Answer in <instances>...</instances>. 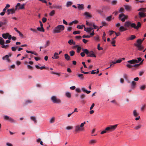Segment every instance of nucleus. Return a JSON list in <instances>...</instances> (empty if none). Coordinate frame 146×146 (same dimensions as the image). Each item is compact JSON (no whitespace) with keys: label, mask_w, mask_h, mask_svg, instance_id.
<instances>
[{"label":"nucleus","mask_w":146,"mask_h":146,"mask_svg":"<svg viewBox=\"0 0 146 146\" xmlns=\"http://www.w3.org/2000/svg\"><path fill=\"white\" fill-rule=\"evenodd\" d=\"M145 8H140V9H139L138 10V11H142V12H145Z\"/></svg>","instance_id":"338daca9"},{"label":"nucleus","mask_w":146,"mask_h":146,"mask_svg":"<svg viewBox=\"0 0 146 146\" xmlns=\"http://www.w3.org/2000/svg\"><path fill=\"white\" fill-rule=\"evenodd\" d=\"M111 17H112L111 16H109V17H108L106 18V20L108 21H110L111 20Z\"/></svg>","instance_id":"8fccbe9b"},{"label":"nucleus","mask_w":146,"mask_h":146,"mask_svg":"<svg viewBox=\"0 0 146 146\" xmlns=\"http://www.w3.org/2000/svg\"><path fill=\"white\" fill-rule=\"evenodd\" d=\"M9 47V45H5L4 44L3 45H2L1 47L3 48H7L8 47Z\"/></svg>","instance_id":"c03bdc74"},{"label":"nucleus","mask_w":146,"mask_h":146,"mask_svg":"<svg viewBox=\"0 0 146 146\" xmlns=\"http://www.w3.org/2000/svg\"><path fill=\"white\" fill-rule=\"evenodd\" d=\"M141 24L140 22H138L137 25L136 26L135 23H131L129 21H126L124 23V26L126 28L127 30L130 29V27L133 28L134 29L137 30L141 27Z\"/></svg>","instance_id":"f03ea898"},{"label":"nucleus","mask_w":146,"mask_h":146,"mask_svg":"<svg viewBox=\"0 0 146 146\" xmlns=\"http://www.w3.org/2000/svg\"><path fill=\"white\" fill-rule=\"evenodd\" d=\"M0 23L2 26V25H6L7 23V21L6 19H5L3 21H0Z\"/></svg>","instance_id":"393cba45"},{"label":"nucleus","mask_w":146,"mask_h":146,"mask_svg":"<svg viewBox=\"0 0 146 146\" xmlns=\"http://www.w3.org/2000/svg\"><path fill=\"white\" fill-rule=\"evenodd\" d=\"M140 41V40H137V44H135V46L138 48V50L141 51L144 49V47L141 45V43L139 42Z\"/></svg>","instance_id":"0eeeda50"},{"label":"nucleus","mask_w":146,"mask_h":146,"mask_svg":"<svg viewBox=\"0 0 146 146\" xmlns=\"http://www.w3.org/2000/svg\"><path fill=\"white\" fill-rule=\"evenodd\" d=\"M55 11L54 10H52L49 13V15L50 16H53L55 14Z\"/></svg>","instance_id":"4c0bfd02"},{"label":"nucleus","mask_w":146,"mask_h":146,"mask_svg":"<svg viewBox=\"0 0 146 146\" xmlns=\"http://www.w3.org/2000/svg\"><path fill=\"white\" fill-rule=\"evenodd\" d=\"M4 119L6 120H9L11 122H15V120L12 118L9 117L7 115H5L4 116Z\"/></svg>","instance_id":"f8f14e48"},{"label":"nucleus","mask_w":146,"mask_h":146,"mask_svg":"<svg viewBox=\"0 0 146 146\" xmlns=\"http://www.w3.org/2000/svg\"><path fill=\"white\" fill-rule=\"evenodd\" d=\"M9 56L8 55H6L5 56H3L2 58V59L3 60H6L9 57Z\"/></svg>","instance_id":"79ce46f5"},{"label":"nucleus","mask_w":146,"mask_h":146,"mask_svg":"<svg viewBox=\"0 0 146 146\" xmlns=\"http://www.w3.org/2000/svg\"><path fill=\"white\" fill-rule=\"evenodd\" d=\"M68 43L70 45L72 44L73 43V40L72 39L68 41Z\"/></svg>","instance_id":"5fc2aeb1"},{"label":"nucleus","mask_w":146,"mask_h":146,"mask_svg":"<svg viewBox=\"0 0 146 146\" xmlns=\"http://www.w3.org/2000/svg\"><path fill=\"white\" fill-rule=\"evenodd\" d=\"M26 52L27 53H31L32 54H34L36 56H37L38 55V54L37 53L35 52H33V51H29L28 50H27L26 51Z\"/></svg>","instance_id":"412c9836"},{"label":"nucleus","mask_w":146,"mask_h":146,"mask_svg":"<svg viewBox=\"0 0 146 146\" xmlns=\"http://www.w3.org/2000/svg\"><path fill=\"white\" fill-rule=\"evenodd\" d=\"M58 54L57 52H55L53 56L52 57V58L53 59H57L59 58V56H58Z\"/></svg>","instance_id":"6ab92c4d"},{"label":"nucleus","mask_w":146,"mask_h":146,"mask_svg":"<svg viewBox=\"0 0 146 146\" xmlns=\"http://www.w3.org/2000/svg\"><path fill=\"white\" fill-rule=\"evenodd\" d=\"M82 50L83 51V52L80 53V55L82 57H84L85 56V53L87 55L89 54V50L88 49L82 48Z\"/></svg>","instance_id":"9d476101"},{"label":"nucleus","mask_w":146,"mask_h":146,"mask_svg":"<svg viewBox=\"0 0 146 146\" xmlns=\"http://www.w3.org/2000/svg\"><path fill=\"white\" fill-rule=\"evenodd\" d=\"M76 75L80 78L81 80H83L84 79V75L82 74H77Z\"/></svg>","instance_id":"dca6fc26"},{"label":"nucleus","mask_w":146,"mask_h":146,"mask_svg":"<svg viewBox=\"0 0 146 146\" xmlns=\"http://www.w3.org/2000/svg\"><path fill=\"white\" fill-rule=\"evenodd\" d=\"M84 130V128L81 127L79 125H77L75 127L74 131L76 132H78Z\"/></svg>","instance_id":"1a4fd4ad"},{"label":"nucleus","mask_w":146,"mask_h":146,"mask_svg":"<svg viewBox=\"0 0 146 146\" xmlns=\"http://www.w3.org/2000/svg\"><path fill=\"white\" fill-rule=\"evenodd\" d=\"M32 102V101L31 100H27L25 102V104H27L29 103H31Z\"/></svg>","instance_id":"3c124183"},{"label":"nucleus","mask_w":146,"mask_h":146,"mask_svg":"<svg viewBox=\"0 0 146 146\" xmlns=\"http://www.w3.org/2000/svg\"><path fill=\"white\" fill-rule=\"evenodd\" d=\"M136 38V36L134 35H131L130 37V40H132Z\"/></svg>","instance_id":"09e8293b"},{"label":"nucleus","mask_w":146,"mask_h":146,"mask_svg":"<svg viewBox=\"0 0 146 146\" xmlns=\"http://www.w3.org/2000/svg\"><path fill=\"white\" fill-rule=\"evenodd\" d=\"M119 18L122 22H123L125 21V19H128V16L122 13L119 15Z\"/></svg>","instance_id":"6e6552de"},{"label":"nucleus","mask_w":146,"mask_h":146,"mask_svg":"<svg viewBox=\"0 0 146 146\" xmlns=\"http://www.w3.org/2000/svg\"><path fill=\"white\" fill-rule=\"evenodd\" d=\"M9 33H3L2 35V37L5 39H7L8 38Z\"/></svg>","instance_id":"a211bd4d"},{"label":"nucleus","mask_w":146,"mask_h":146,"mask_svg":"<svg viewBox=\"0 0 146 146\" xmlns=\"http://www.w3.org/2000/svg\"><path fill=\"white\" fill-rule=\"evenodd\" d=\"M138 14L141 17H145L146 16L145 13L142 12H140Z\"/></svg>","instance_id":"f3484780"},{"label":"nucleus","mask_w":146,"mask_h":146,"mask_svg":"<svg viewBox=\"0 0 146 146\" xmlns=\"http://www.w3.org/2000/svg\"><path fill=\"white\" fill-rule=\"evenodd\" d=\"M81 49V48L80 46H78L77 48V52L78 53H79L80 52V50Z\"/></svg>","instance_id":"603ef678"},{"label":"nucleus","mask_w":146,"mask_h":146,"mask_svg":"<svg viewBox=\"0 0 146 146\" xmlns=\"http://www.w3.org/2000/svg\"><path fill=\"white\" fill-rule=\"evenodd\" d=\"M69 53L70 54V56H74L75 54V52L73 51H71L69 52Z\"/></svg>","instance_id":"37998d69"},{"label":"nucleus","mask_w":146,"mask_h":146,"mask_svg":"<svg viewBox=\"0 0 146 146\" xmlns=\"http://www.w3.org/2000/svg\"><path fill=\"white\" fill-rule=\"evenodd\" d=\"M97 48L99 50H100L103 49V48L100 47V44H98V45Z\"/></svg>","instance_id":"0e129e2a"},{"label":"nucleus","mask_w":146,"mask_h":146,"mask_svg":"<svg viewBox=\"0 0 146 146\" xmlns=\"http://www.w3.org/2000/svg\"><path fill=\"white\" fill-rule=\"evenodd\" d=\"M127 30L126 28L125 27L123 26L120 27L119 29V31L121 32L126 31Z\"/></svg>","instance_id":"2eb2a0df"},{"label":"nucleus","mask_w":146,"mask_h":146,"mask_svg":"<svg viewBox=\"0 0 146 146\" xmlns=\"http://www.w3.org/2000/svg\"><path fill=\"white\" fill-rule=\"evenodd\" d=\"M73 128V127L72 126H67L66 127V129L67 130L72 129Z\"/></svg>","instance_id":"ea45409f"},{"label":"nucleus","mask_w":146,"mask_h":146,"mask_svg":"<svg viewBox=\"0 0 146 146\" xmlns=\"http://www.w3.org/2000/svg\"><path fill=\"white\" fill-rule=\"evenodd\" d=\"M90 29L89 28H86V27H85L84 30L85 31H86L88 33H90L91 32Z\"/></svg>","instance_id":"58836bf2"},{"label":"nucleus","mask_w":146,"mask_h":146,"mask_svg":"<svg viewBox=\"0 0 146 146\" xmlns=\"http://www.w3.org/2000/svg\"><path fill=\"white\" fill-rule=\"evenodd\" d=\"M117 3V0H115L112 1L111 2V3L113 5H116Z\"/></svg>","instance_id":"49530a36"},{"label":"nucleus","mask_w":146,"mask_h":146,"mask_svg":"<svg viewBox=\"0 0 146 146\" xmlns=\"http://www.w3.org/2000/svg\"><path fill=\"white\" fill-rule=\"evenodd\" d=\"M50 43V42L49 40H48L46 41V43L44 46V48H46L47 46L49 45Z\"/></svg>","instance_id":"473e14b6"},{"label":"nucleus","mask_w":146,"mask_h":146,"mask_svg":"<svg viewBox=\"0 0 146 146\" xmlns=\"http://www.w3.org/2000/svg\"><path fill=\"white\" fill-rule=\"evenodd\" d=\"M72 4V3L71 1H68L67 2L66 6L67 7L71 6Z\"/></svg>","instance_id":"e433bc0d"},{"label":"nucleus","mask_w":146,"mask_h":146,"mask_svg":"<svg viewBox=\"0 0 146 146\" xmlns=\"http://www.w3.org/2000/svg\"><path fill=\"white\" fill-rule=\"evenodd\" d=\"M37 30H38V31H41V32H44V30L43 31V30H42V28L41 27L40 28V27H38L37 28Z\"/></svg>","instance_id":"864d4df0"},{"label":"nucleus","mask_w":146,"mask_h":146,"mask_svg":"<svg viewBox=\"0 0 146 146\" xmlns=\"http://www.w3.org/2000/svg\"><path fill=\"white\" fill-rule=\"evenodd\" d=\"M64 57L66 60H70V57L68 55V54H64Z\"/></svg>","instance_id":"5701e85b"},{"label":"nucleus","mask_w":146,"mask_h":146,"mask_svg":"<svg viewBox=\"0 0 146 146\" xmlns=\"http://www.w3.org/2000/svg\"><path fill=\"white\" fill-rule=\"evenodd\" d=\"M81 90L83 92H86L87 94H89L91 92L90 91H88L84 88H82Z\"/></svg>","instance_id":"4be33fe9"},{"label":"nucleus","mask_w":146,"mask_h":146,"mask_svg":"<svg viewBox=\"0 0 146 146\" xmlns=\"http://www.w3.org/2000/svg\"><path fill=\"white\" fill-rule=\"evenodd\" d=\"M146 107V105L145 104L143 105L141 108V110L142 111H143Z\"/></svg>","instance_id":"a18cd8bd"},{"label":"nucleus","mask_w":146,"mask_h":146,"mask_svg":"<svg viewBox=\"0 0 146 146\" xmlns=\"http://www.w3.org/2000/svg\"><path fill=\"white\" fill-rule=\"evenodd\" d=\"M136 83L134 81H133L131 83V88L133 89L135 88V86L136 85Z\"/></svg>","instance_id":"c756f323"},{"label":"nucleus","mask_w":146,"mask_h":146,"mask_svg":"<svg viewBox=\"0 0 146 146\" xmlns=\"http://www.w3.org/2000/svg\"><path fill=\"white\" fill-rule=\"evenodd\" d=\"M50 8L51 9L54 8L56 9H62V5H57L54 4L52 6H50Z\"/></svg>","instance_id":"9b49d317"},{"label":"nucleus","mask_w":146,"mask_h":146,"mask_svg":"<svg viewBox=\"0 0 146 146\" xmlns=\"http://www.w3.org/2000/svg\"><path fill=\"white\" fill-rule=\"evenodd\" d=\"M89 54L87 55L88 56L96 57V56L94 54V52L93 51H91L90 52L89 51Z\"/></svg>","instance_id":"ddd939ff"},{"label":"nucleus","mask_w":146,"mask_h":146,"mask_svg":"<svg viewBox=\"0 0 146 146\" xmlns=\"http://www.w3.org/2000/svg\"><path fill=\"white\" fill-rule=\"evenodd\" d=\"M65 96L68 98H70L71 97V93L69 92H66L65 94Z\"/></svg>","instance_id":"cd10ccee"},{"label":"nucleus","mask_w":146,"mask_h":146,"mask_svg":"<svg viewBox=\"0 0 146 146\" xmlns=\"http://www.w3.org/2000/svg\"><path fill=\"white\" fill-rule=\"evenodd\" d=\"M80 33V31H75L73 32V33L74 35H76L77 34H79Z\"/></svg>","instance_id":"4d7b16f0"},{"label":"nucleus","mask_w":146,"mask_h":146,"mask_svg":"<svg viewBox=\"0 0 146 146\" xmlns=\"http://www.w3.org/2000/svg\"><path fill=\"white\" fill-rule=\"evenodd\" d=\"M117 124L114 125H110L108 127L106 128V131L107 132H111L115 130L117 127Z\"/></svg>","instance_id":"423d86ee"},{"label":"nucleus","mask_w":146,"mask_h":146,"mask_svg":"<svg viewBox=\"0 0 146 146\" xmlns=\"http://www.w3.org/2000/svg\"><path fill=\"white\" fill-rule=\"evenodd\" d=\"M20 5V3H18L17 4L15 7V9L14 8H12L11 9H8L7 10L6 13L7 14L9 15L10 14H13L15 13V11L17 9V7Z\"/></svg>","instance_id":"7ed1b4c3"},{"label":"nucleus","mask_w":146,"mask_h":146,"mask_svg":"<svg viewBox=\"0 0 146 146\" xmlns=\"http://www.w3.org/2000/svg\"><path fill=\"white\" fill-rule=\"evenodd\" d=\"M30 30L32 31H33V32L37 33V30L35 29H33L32 28H31L30 29Z\"/></svg>","instance_id":"13d9d810"},{"label":"nucleus","mask_w":146,"mask_h":146,"mask_svg":"<svg viewBox=\"0 0 146 146\" xmlns=\"http://www.w3.org/2000/svg\"><path fill=\"white\" fill-rule=\"evenodd\" d=\"M97 141L96 140L94 139H92L90 140L89 141V143L90 144H93L94 143H96Z\"/></svg>","instance_id":"c85d7f7f"},{"label":"nucleus","mask_w":146,"mask_h":146,"mask_svg":"<svg viewBox=\"0 0 146 146\" xmlns=\"http://www.w3.org/2000/svg\"><path fill=\"white\" fill-rule=\"evenodd\" d=\"M115 42V40H112V41L111 42V43L113 44V46H115V45L114 44Z\"/></svg>","instance_id":"052dcab7"},{"label":"nucleus","mask_w":146,"mask_h":146,"mask_svg":"<svg viewBox=\"0 0 146 146\" xmlns=\"http://www.w3.org/2000/svg\"><path fill=\"white\" fill-rule=\"evenodd\" d=\"M25 4H24L22 5L20 4V5L18 7H19V8H18L19 9H23L25 8Z\"/></svg>","instance_id":"c9c22d12"},{"label":"nucleus","mask_w":146,"mask_h":146,"mask_svg":"<svg viewBox=\"0 0 146 146\" xmlns=\"http://www.w3.org/2000/svg\"><path fill=\"white\" fill-rule=\"evenodd\" d=\"M143 61V60H142L141 58H137V59L128 61L127 62L129 64H127L126 66L129 68H131L132 67L137 68L142 64Z\"/></svg>","instance_id":"f257e3e1"},{"label":"nucleus","mask_w":146,"mask_h":146,"mask_svg":"<svg viewBox=\"0 0 146 146\" xmlns=\"http://www.w3.org/2000/svg\"><path fill=\"white\" fill-rule=\"evenodd\" d=\"M82 37L83 38H89L90 37V35H83Z\"/></svg>","instance_id":"bf43d9fd"},{"label":"nucleus","mask_w":146,"mask_h":146,"mask_svg":"<svg viewBox=\"0 0 146 146\" xmlns=\"http://www.w3.org/2000/svg\"><path fill=\"white\" fill-rule=\"evenodd\" d=\"M124 7H125V9L127 10H129L130 9V6L129 5H125L124 6Z\"/></svg>","instance_id":"de8ad7c7"},{"label":"nucleus","mask_w":146,"mask_h":146,"mask_svg":"<svg viewBox=\"0 0 146 146\" xmlns=\"http://www.w3.org/2000/svg\"><path fill=\"white\" fill-rule=\"evenodd\" d=\"M94 24V23L93 22H89V23L88 26H89L90 27L92 26H93V25Z\"/></svg>","instance_id":"e2e57ef3"},{"label":"nucleus","mask_w":146,"mask_h":146,"mask_svg":"<svg viewBox=\"0 0 146 146\" xmlns=\"http://www.w3.org/2000/svg\"><path fill=\"white\" fill-rule=\"evenodd\" d=\"M55 121V118L52 117L50 120V122L51 123H54Z\"/></svg>","instance_id":"a19ab883"},{"label":"nucleus","mask_w":146,"mask_h":146,"mask_svg":"<svg viewBox=\"0 0 146 146\" xmlns=\"http://www.w3.org/2000/svg\"><path fill=\"white\" fill-rule=\"evenodd\" d=\"M77 7L79 10H83L84 9V5L83 4H78Z\"/></svg>","instance_id":"4468645a"},{"label":"nucleus","mask_w":146,"mask_h":146,"mask_svg":"<svg viewBox=\"0 0 146 146\" xmlns=\"http://www.w3.org/2000/svg\"><path fill=\"white\" fill-rule=\"evenodd\" d=\"M50 100L52 102L54 103L59 104L61 103V100L55 96H52L50 98Z\"/></svg>","instance_id":"39448f33"},{"label":"nucleus","mask_w":146,"mask_h":146,"mask_svg":"<svg viewBox=\"0 0 146 146\" xmlns=\"http://www.w3.org/2000/svg\"><path fill=\"white\" fill-rule=\"evenodd\" d=\"M86 124V122L84 121L83 123H81V124L80 125V126L81 127L84 128L83 127L84 125V124Z\"/></svg>","instance_id":"680f3d73"},{"label":"nucleus","mask_w":146,"mask_h":146,"mask_svg":"<svg viewBox=\"0 0 146 146\" xmlns=\"http://www.w3.org/2000/svg\"><path fill=\"white\" fill-rule=\"evenodd\" d=\"M84 15L86 16V17L91 18L92 16L88 12H85L84 13Z\"/></svg>","instance_id":"aec40b11"},{"label":"nucleus","mask_w":146,"mask_h":146,"mask_svg":"<svg viewBox=\"0 0 146 146\" xmlns=\"http://www.w3.org/2000/svg\"><path fill=\"white\" fill-rule=\"evenodd\" d=\"M96 11L97 12L100 14H101L102 13V11L100 10L99 9H96Z\"/></svg>","instance_id":"774afa93"},{"label":"nucleus","mask_w":146,"mask_h":146,"mask_svg":"<svg viewBox=\"0 0 146 146\" xmlns=\"http://www.w3.org/2000/svg\"><path fill=\"white\" fill-rule=\"evenodd\" d=\"M133 113L134 117H137L139 115V113L137 112V110H134L133 111Z\"/></svg>","instance_id":"b1692460"},{"label":"nucleus","mask_w":146,"mask_h":146,"mask_svg":"<svg viewBox=\"0 0 146 146\" xmlns=\"http://www.w3.org/2000/svg\"><path fill=\"white\" fill-rule=\"evenodd\" d=\"M7 9L5 7V8L3 9V12L0 13V15L1 16L4 15L5 14L6 10Z\"/></svg>","instance_id":"a878e982"},{"label":"nucleus","mask_w":146,"mask_h":146,"mask_svg":"<svg viewBox=\"0 0 146 146\" xmlns=\"http://www.w3.org/2000/svg\"><path fill=\"white\" fill-rule=\"evenodd\" d=\"M83 27H84V29L85 27L84 25H82L81 26L80 25H78L77 27V28L80 29H82Z\"/></svg>","instance_id":"72a5a7b5"},{"label":"nucleus","mask_w":146,"mask_h":146,"mask_svg":"<svg viewBox=\"0 0 146 146\" xmlns=\"http://www.w3.org/2000/svg\"><path fill=\"white\" fill-rule=\"evenodd\" d=\"M64 27L63 25H59L56 27L53 30L54 33H58L60 32V31L64 30Z\"/></svg>","instance_id":"20e7f679"},{"label":"nucleus","mask_w":146,"mask_h":146,"mask_svg":"<svg viewBox=\"0 0 146 146\" xmlns=\"http://www.w3.org/2000/svg\"><path fill=\"white\" fill-rule=\"evenodd\" d=\"M31 119L32 120H33V121L34 122V123H37V121L36 119V118H35V117L34 116H31Z\"/></svg>","instance_id":"2f4dec72"},{"label":"nucleus","mask_w":146,"mask_h":146,"mask_svg":"<svg viewBox=\"0 0 146 146\" xmlns=\"http://www.w3.org/2000/svg\"><path fill=\"white\" fill-rule=\"evenodd\" d=\"M47 19L45 17H43L42 18V21L43 23H44L46 22Z\"/></svg>","instance_id":"69168bd1"},{"label":"nucleus","mask_w":146,"mask_h":146,"mask_svg":"<svg viewBox=\"0 0 146 146\" xmlns=\"http://www.w3.org/2000/svg\"><path fill=\"white\" fill-rule=\"evenodd\" d=\"M123 77L126 80L128 79V76L126 74H124L123 75Z\"/></svg>","instance_id":"6e6d98bb"},{"label":"nucleus","mask_w":146,"mask_h":146,"mask_svg":"<svg viewBox=\"0 0 146 146\" xmlns=\"http://www.w3.org/2000/svg\"><path fill=\"white\" fill-rule=\"evenodd\" d=\"M5 44L4 40L2 37H0V44L2 45Z\"/></svg>","instance_id":"bb28decb"},{"label":"nucleus","mask_w":146,"mask_h":146,"mask_svg":"<svg viewBox=\"0 0 146 146\" xmlns=\"http://www.w3.org/2000/svg\"><path fill=\"white\" fill-rule=\"evenodd\" d=\"M146 86L145 85H143L140 86L139 89L142 90H144L146 88Z\"/></svg>","instance_id":"7c9ffc66"},{"label":"nucleus","mask_w":146,"mask_h":146,"mask_svg":"<svg viewBox=\"0 0 146 146\" xmlns=\"http://www.w3.org/2000/svg\"><path fill=\"white\" fill-rule=\"evenodd\" d=\"M142 126L141 125H139L135 127H134V129L136 130H138Z\"/></svg>","instance_id":"f704fd0d"}]
</instances>
